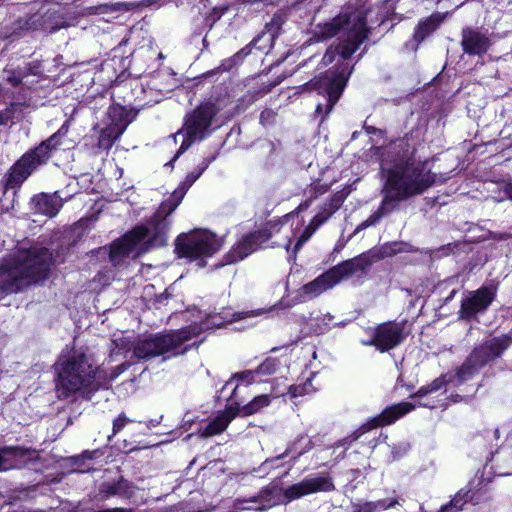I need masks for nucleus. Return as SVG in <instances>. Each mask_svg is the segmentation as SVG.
<instances>
[{
  "instance_id": "8fccbe9b",
  "label": "nucleus",
  "mask_w": 512,
  "mask_h": 512,
  "mask_svg": "<svg viewBox=\"0 0 512 512\" xmlns=\"http://www.w3.org/2000/svg\"><path fill=\"white\" fill-rule=\"evenodd\" d=\"M345 443H344V440L339 442V446H343Z\"/></svg>"
},
{
  "instance_id": "c03bdc74",
  "label": "nucleus",
  "mask_w": 512,
  "mask_h": 512,
  "mask_svg": "<svg viewBox=\"0 0 512 512\" xmlns=\"http://www.w3.org/2000/svg\"><path fill=\"white\" fill-rule=\"evenodd\" d=\"M335 52H337V50L335 49ZM334 59V51L332 49H329L326 54L324 55L323 57V61L325 64H329L333 61Z\"/></svg>"
},
{
  "instance_id": "c85d7f7f",
  "label": "nucleus",
  "mask_w": 512,
  "mask_h": 512,
  "mask_svg": "<svg viewBox=\"0 0 512 512\" xmlns=\"http://www.w3.org/2000/svg\"><path fill=\"white\" fill-rule=\"evenodd\" d=\"M127 128V123L120 120L116 121L107 128L103 129L101 137L103 139L107 138L110 141H114L119 138L125 129Z\"/></svg>"
},
{
  "instance_id": "f257e3e1",
  "label": "nucleus",
  "mask_w": 512,
  "mask_h": 512,
  "mask_svg": "<svg viewBox=\"0 0 512 512\" xmlns=\"http://www.w3.org/2000/svg\"><path fill=\"white\" fill-rule=\"evenodd\" d=\"M260 313V310L231 313L229 310L223 309L219 313H209L205 320L199 324H193L166 334L150 336L139 340L136 344H133L128 337L123 335L115 336L112 340L115 347L111 351V357L121 352H128L133 348V355L139 360H149L158 356H162L164 360L170 359L186 353L189 348L186 342L202 331L220 328L229 323L257 316Z\"/></svg>"
},
{
  "instance_id": "cd10ccee",
  "label": "nucleus",
  "mask_w": 512,
  "mask_h": 512,
  "mask_svg": "<svg viewBox=\"0 0 512 512\" xmlns=\"http://www.w3.org/2000/svg\"><path fill=\"white\" fill-rule=\"evenodd\" d=\"M334 316L330 313L322 314L321 316L317 317L315 319V328L314 331L318 334H323L326 331L330 330L334 326H344L345 324L343 322L340 323H334Z\"/></svg>"
},
{
  "instance_id": "c756f323",
  "label": "nucleus",
  "mask_w": 512,
  "mask_h": 512,
  "mask_svg": "<svg viewBox=\"0 0 512 512\" xmlns=\"http://www.w3.org/2000/svg\"><path fill=\"white\" fill-rule=\"evenodd\" d=\"M439 24V20L430 17L421 23H419L416 31H415V38L417 40H423L427 35H429L432 31L436 29V27Z\"/></svg>"
},
{
  "instance_id": "9d476101",
  "label": "nucleus",
  "mask_w": 512,
  "mask_h": 512,
  "mask_svg": "<svg viewBox=\"0 0 512 512\" xmlns=\"http://www.w3.org/2000/svg\"><path fill=\"white\" fill-rule=\"evenodd\" d=\"M68 129L63 125L56 133L41 142L36 148L26 152L10 169L6 179V188L19 187L34 171L45 165L52 151L62 143Z\"/></svg>"
},
{
  "instance_id": "4be33fe9",
  "label": "nucleus",
  "mask_w": 512,
  "mask_h": 512,
  "mask_svg": "<svg viewBox=\"0 0 512 512\" xmlns=\"http://www.w3.org/2000/svg\"><path fill=\"white\" fill-rule=\"evenodd\" d=\"M33 209L40 214L54 217L61 209L63 202L57 193H41L32 198Z\"/></svg>"
},
{
  "instance_id": "58836bf2",
  "label": "nucleus",
  "mask_w": 512,
  "mask_h": 512,
  "mask_svg": "<svg viewBox=\"0 0 512 512\" xmlns=\"http://www.w3.org/2000/svg\"><path fill=\"white\" fill-rule=\"evenodd\" d=\"M292 451H293L292 448H287L286 451L284 453H282L281 455H278L275 458H271V459L265 460L262 463V465L260 466V469H263V470L270 469L271 467H273V464L275 462H277L278 460L283 459L284 457L288 456L290 453H292Z\"/></svg>"
},
{
  "instance_id": "f3484780",
  "label": "nucleus",
  "mask_w": 512,
  "mask_h": 512,
  "mask_svg": "<svg viewBox=\"0 0 512 512\" xmlns=\"http://www.w3.org/2000/svg\"><path fill=\"white\" fill-rule=\"evenodd\" d=\"M269 237V233L265 230L256 231L245 236L227 254L226 264H232L243 260L245 257L259 249L269 239Z\"/></svg>"
},
{
  "instance_id": "6e6552de",
  "label": "nucleus",
  "mask_w": 512,
  "mask_h": 512,
  "mask_svg": "<svg viewBox=\"0 0 512 512\" xmlns=\"http://www.w3.org/2000/svg\"><path fill=\"white\" fill-rule=\"evenodd\" d=\"M334 484L329 476L317 475L306 477L301 482L293 484L286 489L279 490L275 487L262 490L259 495L249 499H237L236 506L241 510H265L281 502L280 497L287 501L299 499L303 496L317 493L329 492L334 490Z\"/></svg>"
},
{
  "instance_id": "a211bd4d",
  "label": "nucleus",
  "mask_w": 512,
  "mask_h": 512,
  "mask_svg": "<svg viewBox=\"0 0 512 512\" xmlns=\"http://www.w3.org/2000/svg\"><path fill=\"white\" fill-rule=\"evenodd\" d=\"M35 458L36 452L32 449L14 446L0 448V472L22 468Z\"/></svg>"
},
{
  "instance_id": "473e14b6",
  "label": "nucleus",
  "mask_w": 512,
  "mask_h": 512,
  "mask_svg": "<svg viewBox=\"0 0 512 512\" xmlns=\"http://www.w3.org/2000/svg\"><path fill=\"white\" fill-rule=\"evenodd\" d=\"M317 228L318 227H316V223H312V221L307 227H305L295 244L294 253H296L303 246V244L311 238Z\"/></svg>"
},
{
  "instance_id": "7c9ffc66",
  "label": "nucleus",
  "mask_w": 512,
  "mask_h": 512,
  "mask_svg": "<svg viewBox=\"0 0 512 512\" xmlns=\"http://www.w3.org/2000/svg\"><path fill=\"white\" fill-rule=\"evenodd\" d=\"M409 246L403 242L386 243L380 248V257H391L397 253L408 252Z\"/></svg>"
},
{
  "instance_id": "a19ab883",
  "label": "nucleus",
  "mask_w": 512,
  "mask_h": 512,
  "mask_svg": "<svg viewBox=\"0 0 512 512\" xmlns=\"http://www.w3.org/2000/svg\"><path fill=\"white\" fill-rule=\"evenodd\" d=\"M297 442H304V446L303 448L297 453V455L295 456V459H297L298 457H300L301 455H303L304 453L308 452L309 450H311L313 448V442L310 438L308 437H300L298 439Z\"/></svg>"
},
{
  "instance_id": "393cba45",
  "label": "nucleus",
  "mask_w": 512,
  "mask_h": 512,
  "mask_svg": "<svg viewBox=\"0 0 512 512\" xmlns=\"http://www.w3.org/2000/svg\"><path fill=\"white\" fill-rule=\"evenodd\" d=\"M284 393L281 392H273L272 397L277 398L280 396H283ZM271 403V396L268 394H263L254 397L248 404L239 406V415L240 416H250L253 415L259 411H261L263 408L269 406Z\"/></svg>"
},
{
  "instance_id": "ea45409f",
  "label": "nucleus",
  "mask_w": 512,
  "mask_h": 512,
  "mask_svg": "<svg viewBox=\"0 0 512 512\" xmlns=\"http://www.w3.org/2000/svg\"><path fill=\"white\" fill-rule=\"evenodd\" d=\"M6 80L14 87L18 86L22 81V76L20 73L14 70H5Z\"/></svg>"
},
{
  "instance_id": "f8f14e48",
  "label": "nucleus",
  "mask_w": 512,
  "mask_h": 512,
  "mask_svg": "<svg viewBox=\"0 0 512 512\" xmlns=\"http://www.w3.org/2000/svg\"><path fill=\"white\" fill-rule=\"evenodd\" d=\"M217 112L215 104L205 103L187 116L184 128L174 135L175 141L178 137H182V143L175 158L186 151L192 143L201 141L210 134L209 128Z\"/></svg>"
},
{
  "instance_id": "79ce46f5",
  "label": "nucleus",
  "mask_w": 512,
  "mask_h": 512,
  "mask_svg": "<svg viewBox=\"0 0 512 512\" xmlns=\"http://www.w3.org/2000/svg\"><path fill=\"white\" fill-rule=\"evenodd\" d=\"M130 365L128 363H122L120 365H118L117 367L114 368V370L112 371L109 379L112 380V379H115L117 378L120 374H122Z\"/></svg>"
},
{
  "instance_id": "1a4fd4ad",
  "label": "nucleus",
  "mask_w": 512,
  "mask_h": 512,
  "mask_svg": "<svg viewBox=\"0 0 512 512\" xmlns=\"http://www.w3.org/2000/svg\"><path fill=\"white\" fill-rule=\"evenodd\" d=\"M341 33V43L336 47L343 59L349 58L367 38L366 13L356 11L340 14L320 27V37L327 39Z\"/></svg>"
},
{
  "instance_id": "39448f33",
  "label": "nucleus",
  "mask_w": 512,
  "mask_h": 512,
  "mask_svg": "<svg viewBox=\"0 0 512 512\" xmlns=\"http://www.w3.org/2000/svg\"><path fill=\"white\" fill-rule=\"evenodd\" d=\"M52 255L43 247L19 248L0 263V290L13 293L44 279Z\"/></svg>"
},
{
  "instance_id": "5701e85b",
  "label": "nucleus",
  "mask_w": 512,
  "mask_h": 512,
  "mask_svg": "<svg viewBox=\"0 0 512 512\" xmlns=\"http://www.w3.org/2000/svg\"><path fill=\"white\" fill-rule=\"evenodd\" d=\"M371 264L369 258L365 255L353 258L351 260L345 261L342 264H339L333 268L331 271L335 276L337 282L339 283L341 280L346 279L354 274L364 272L365 269Z\"/></svg>"
},
{
  "instance_id": "e433bc0d",
  "label": "nucleus",
  "mask_w": 512,
  "mask_h": 512,
  "mask_svg": "<svg viewBox=\"0 0 512 512\" xmlns=\"http://www.w3.org/2000/svg\"><path fill=\"white\" fill-rule=\"evenodd\" d=\"M133 422L132 419L128 418L124 413L120 414L113 421V435L119 433L126 424Z\"/></svg>"
},
{
  "instance_id": "4c0bfd02",
  "label": "nucleus",
  "mask_w": 512,
  "mask_h": 512,
  "mask_svg": "<svg viewBox=\"0 0 512 512\" xmlns=\"http://www.w3.org/2000/svg\"><path fill=\"white\" fill-rule=\"evenodd\" d=\"M119 483V493L118 496L124 497V498H131L134 494V487L130 485L127 481L120 480Z\"/></svg>"
},
{
  "instance_id": "09e8293b",
  "label": "nucleus",
  "mask_w": 512,
  "mask_h": 512,
  "mask_svg": "<svg viewBox=\"0 0 512 512\" xmlns=\"http://www.w3.org/2000/svg\"><path fill=\"white\" fill-rule=\"evenodd\" d=\"M3 122V116L0 114V124Z\"/></svg>"
},
{
  "instance_id": "c9c22d12",
  "label": "nucleus",
  "mask_w": 512,
  "mask_h": 512,
  "mask_svg": "<svg viewBox=\"0 0 512 512\" xmlns=\"http://www.w3.org/2000/svg\"><path fill=\"white\" fill-rule=\"evenodd\" d=\"M119 483H105L100 488V494L103 498H109L111 496L118 495L119 491Z\"/></svg>"
},
{
  "instance_id": "aec40b11",
  "label": "nucleus",
  "mask_w": 512,
  "mask_h": 512,
  "mask_svg": "<svg viewBox=\"0 0 512 512\" xmlns=\"http://www.w3.org/2000/svg\"><path fill=\"white\" fill-rule=\"evenodd\" d=\"M239 405H230L222 411L215 419L210 421L207 426L200 430L201 437H210L223 432L229 423L239 416Z\"/></svg>"
},
{
  "instance_id": "ddd939ff",
  "label": "nucleus",
  "mask_w": 512,
  "mask_h": 512,
  "mask_svg": "<svg viewBox=\"0 0 512 512\" xmlns=\"http://www.w3.org/2000/svg\"><path fill=\"white\" fill-rule=\"evenodd\" d=\"M349 74L350 72L346 73L344 69L338 73L327 72L325 75L315 79L312 82L311 85L313 88L323 89V91L328 96L325 105L321 103L317 104V114L322 112H325V115L329 114L336 102L339 100L344 87L346 86Z\"/></svg>"
},
{
  "instance_id": "423d86ee",
  "label": "nucleus",
  "mask_w": 512,
  "mask_h": 512,
  "mask_svg": "<svg viewBox=\"0 0 512 512\" xmlns=\"http://www.w3.org/2000/svg\"><path fill=\"white\" fill-rule=\"evenodd\" d=\"M57 392L59 398H68L75 393H86L98 389L103 380L100 370H94L84 354L64 356L55 364Z\"/></svg>"
},
{
  "instance_id": "37998d69",
  "label": "nucleus",
  "mask_w": 512,
  "mask_h": 512,
  "mask_svg": "<svg viewBox=\"0 0 512 512\" xmlns=\"http://www.w3.org/2000/svg\"><path fill=\"white\" fill-rule=\"evenodd\" d=\"M459 501L457 499L452 500L449 504L443 505L438 512H447L452 508H456V510H461L462 506L458 505Z\"/></svg>"
},
{
  "instance_id": "9b49d317",
  "label": "nucleus",
  "mask_w": 512,
  "mask_h": 512,
  "mask_svg": "<svg viewBox=\"0 0 512 512\" xmlns=\"http://www.w3.org/2000/svg\"><path fill=\"white\" fill-rule=\"evenodd\" d=\"M223 241L208 230L197 229L181 234L176 239V251L179 257L189 260L200 259L199 267H204L203 258L211 257L222 247Z\"/></svg>"
},
{
  "instance_id": "bb28decb",
  "label": "nucleus",
  "mask_w": 512,
  "mask_h": 512,
  "mask_svg": "<svg viewBox=\"0 0 512 512\" xmlns=\"http://www.w3.org/2000/svg\"><path fill=\"white\" fill-rule=\"evenodd\" d=\"M256 375L257 374H256L255 370H246V371L237 373L229 381L226 382L225 387L234 385L233 392H232V396H233L240 384H250V383L254 382Z\"/></svg>"
},
{
  "instance_id": "b1692460",
  "label": "nucleus",
  "mask_w": 512,
  "mask_h": 512,
  "mask_svg": "<svg viewBox=\"0 0 512 512\" xmlns=\"http://www.w3.org/2000/svg\"><path fill=\"white\" fill-rule=\"evenodd\" d=\"M345 196L342 192L334 194L329 201L324 203L318 213L313 217L312 223L320 227L330 216H332L343 204Z\"/></svg>"
},
{
  "instance_id": "f704fd0d",
  "label": "nucleus",
  "mask_w": 512,
  "mask_h": 512,
  "mask_svg": "<svg viewBox=\"0 0 512 512\" xmlns=\"http://www.w3.org/2000/svg\"><path fill=\"white\" fill-rule=\"evenodd\" d=\"M278 363L276 359H266L259 367L255 370L257 375H270L277 369Z\"/></svg>"
},
{
  "instance_id": "7ed1b4c3",
  "label": "nucleus",
  "mask_w": 512,
  "mask_h": 512,
  "mask_svg": "<svg viewBox=\"0 0 512 512\" xmlns=\"http://www.w3.org/2000/svg\"><path fill=\"white\" fill-rule=\"evenodd\" d=\"M209 163L205 160L189 173L185 181L165 200L146 224L136 226L110 247L109 258L114 266L122 265L130 256L136 258L151 248L166 244L170 215L180 204L189 187L202 175Z\"/></svg>"
},
{
  "instance_id": "72a5a7b5",
  "label": "nucleus",
  "mask_w": 512,
  "mask_h": 512,
  "mask_svg": "<svg viewBox=\"0 0 512 512\" xmlns=\"http://www.w3.org/2000/svg\"><path fill=\"white\" fill-rule=\"evenodd\" d=\"M317 228L318 227H316V223H312V221L307 227H305L295 244L294 253H296L303 246V244L311 238Z\"/></svg>"
},
{
  "instance_id": "0eeeda50",
  "label": "nucleus",
  "mask_w": 512,
  "mask_h": 512,
  "mask_svg": "<svg viewBox=\"0 0 512 512\" xmlns=\"http://www.w3.org/2000/svg\"><path fill=\"white\" fill-rule=\"evenodd\" d=\"M512 340L507 337L493 338L486 341L484 344L475 348L463 365L457 370L455 375H443L436 378L427 386H422L416 393L415 397H422L429 393L436 392L444 387L447 383L456 380L458 383H463L475 374L491 359H494L506 350Z\"/></svg>"
},
{
  "instance_id": "412c9836",
  "label": "nucleus",
  "mask_w": 512,
  "mask_h": 512,
  "mask_svg": "<svg viewBox=\"0 0 512 512\" xmlns=\"http://www.w3.org/2000/svg\"><path fill=\"white\" fill-rule=\"evenodd\" d=\"M414 409V405L402 402L386 408L379 416L374 417L367 425L364 426L365 430L375 428L377 426L389 425L395 422L400 417L406 415Z\"/></svg>"
},
{
  "instance_id": "49530a36",
  "label": "nucleus",
  "mask_w": 512,
  "mask_h": 512,
  "mask_svg": "<svg viewBox=\"0 0 512 512\" xmlns=\"http://www.w3.org/2000/svg\"><path fill=\"white\" fill-rule=\"evenodd\" d=\"M290 244H291V240L288 239L287 242L285 243L284 247L287 251H289V248H290Z\"/></svg>"
},
{
  "instance_id": "2eb2a0df",
  "label": "nucleus",
  "mask_w": 512,
  "mask_h": 512,
  "mask_svg": "<svg viewBox=\"0 0 512 512\" xmlns=\"http://www.w3.org/2000/svg\"><path fill=\"white\" fill-rule=\"evenodd\" d=\"M404 340L403 326L395 322L382 323L372 330L367 340H362L366 346H375L381 352L393 349Z\"/></svg>"
},
{
  "instance_id": "6ab92c4d",
  "label": "nucleus",
  "mask_w": 512,
  "mask_h": 512,
  "mask_svg": "<svg viewBox=\"0 0 512 512\" xmlns=\"http://www.w3.org/2000/svg\"><path fill=\"white\" fill-rule=\"evenodd\" d=\"M462 48L469 55H483L491 46V40L486 33L472 28L462 31Z\"/></svg>"
},
{
  "instance_id": "f03ea898",
  "label": "nucleus",
  "mask_w": 512,
  "mask_h": 512,
  "mask_svg": "<svg viewBox=\"0 0 512 512\" xmlns=\"http://www.w3.org/2000/svg\"><path fill=\"white\" fill-rule=\"evenodd\" d=\"M209 163L205 160L189 173L185 181L165 200L146 224L136 226L110 247L109 258L114 266L122 265L130 256L136 258L151 248L166 244L170 215L180 204L189 187L202 175Z\"/></svg>"
},
{
  "instance_id": "20e7f679",
  "label": "nucleus",
  "mask_w": 512,
  "mask_h": 512,
  "mask_svg": "<svg viewBox=\"0 0 512 512\" xmlns=\"http://www.w3.org/2000/svg\"><path fill=\"white\" fill-rule=\"evenodd\" d=\"M380 166L387 178L384 198L378 209L361 222L355 232L376 225L382 217L392 212L400 201L423 193L435 182V175L425 163L407 159L405 156H397L393 160L384 158Z\"/></svg>"
},
{
  "instance_id": "dca6fc26",
  "label": "nucleus",
  "mask_w": 512,
  "mask_h": 512,
  "mask_svg": "<svg viewBox=\"0 0 512 512\" xmlns=\"http://www.w3.org/2000/svg\"><path fill=\"white\" fill-rule=\"evenodd\" d=\"M494 290L489 287H481L469 292L461 301L459 316L461 319L471 320L478 313L485 311L494 299Z\"/></svg>"
},
{
  "instance_id": "a878e982",
  "label": "nucleus",
  "mask_w": 512,
  "mask_h": 512,
  "mask_svg": "<svg viewBox=\"0 0 512 512\" xmlns=\"http://www.w3.org/2000/svg\"><path fill=\"white\" fill-rule=\"evenodd\" d=\"M396 504H398V501L395 499L365 502L354 505L353 512H379L394 507Z\"/></svg>"
},
{
  "instance_id": "4468645a",
  "label": "nucleus",
  "mask_w": 512,
  "mask_h": 512,
  "mask_svg": "<svg viewBox=\"0 0 512 512\" xmlns=\"http://www.w3.org/2000/svg\"><path fill=\"white\" fill-rule=\"evenodd\" d=\"M336 284H338V282L331 269H329L313 281L297 289L293 299H282L277 306L280 308H289L298 303L310 301L321 295L323 292L333 288Z\"/></svg>"
},
{
  "instance_id": "2f4dec72",
  "label": "nucleus",
  "mask_w": 512,
  "mask_h": 512,
  "mask_svg": "<svg viewBox=\"0 0 512 512\" xmlns=\"http://www.w3.org/2000/svg\"><path fill=\"white\" fill-rule=\"evenodd\" d=\"M312 391H314V389L312 388V382L309 379L304 384L291 385L288 389V394L291 398H297L306 394H310Z\"/></svg>"
},
{
  "instance_id": "a18cd8bd",
  "label": "nucleus",
  "mask_w": 512,
  "mask_h": 512,
  "mask_svg": "<svg viewBox=\"0 0 512 512\" xmlns=\"http://www.w3.org/2000/svg\"><path fill=\"white\" fill-rule=\"evenodd\" d=\"M506 194L512 199V183L508 184L505 189Z\"/></svg>"
},
{
  "instance_id": "de8ad7c7",
  "label": "nucleus",
  "mask_w": 512,
  "mask_h": 512,
  "mask_svg": "<svg viewBox=\"0 0 512 512\" xmlns=\"http://www.w3.org/2000/svg\"><path fill=\"white\" fill-rule=\"evenodd\" d=\"M118 111H120V109L114 108L112 111L113 115H116Z\"/></svg>"
}]
</instances>
